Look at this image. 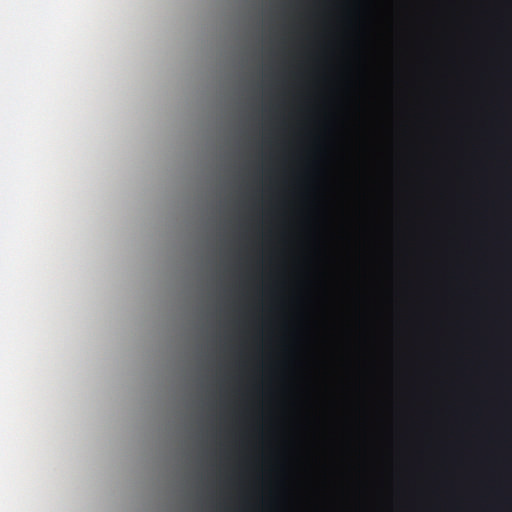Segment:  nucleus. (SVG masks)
Returning <instances> with one entry per match:
<instances>
[{
	"label": "nucleus",
	"mask_w": 512,
	"mask_h": 512,
	"mask_svg": "<svg viewBox=\"0 0 512 512\" xmlns=\"http://www.w3.org/2000/svg\"><path fill=\"white\" fill-rule=\"evenodd\" d=\"M313 512H320V457H313Z\"/></svg>",
	"instance_id": "f03ea898"
},
{
	"label": "nucleus",
	"mask_w": 512,
	"mask_h": 512,
	"mask_svg": "<svg viewBox=\"0 0 512 512\" xmlns=\"http://www.w3.org/2000/svg\"><path fill=\"white\" fill-rule=\"evenodd\" d=\"M322 60H324V1L322 0Z\"/></svg>",
	"instance_id": "7ed1b4c3"
},
{
	"label": "nucleus",
	"mask_w": 512,
	"mask_h": 512,
	"mask_svg": "<svg viewBox=\"0 0 512 512\" xmlns=\"http://www.w3.org/2000/svg\"><path fill=\"white\" fill-rule=\"evenodd\" d=\"M325 99L322 91V492L326 490V144Z\"/></svg>",
	"instance_id": "f257e3e1"
}]
</instances>
